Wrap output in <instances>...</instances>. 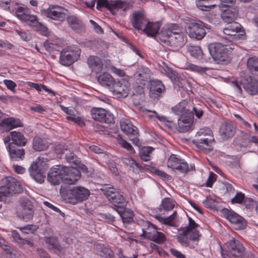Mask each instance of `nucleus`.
Returning a JSON list of instances; mask_svg holds the SVG:
<instances>
[{"label": "nucleus", "mask_w": 258, "mask_h": 258, "mask_svg": "<svg viewBox=\"0 0 258 258\" xmlns=\"http://www.w3.org/2000/svg\"><path fill=\"white\" fill-rule=\"evenodd\" d=\"M38 227L36 225H27L25 226L19 228L20 230L26 234H31L34 233L38 229Z\"/></svg>", "instance_id": "13d9d810"}, {"label": "nucleus", "mask_w": 258, "mask_h": 258, "mask_svg": "<svg viewBox=\"0 0 258 258\" xmlns=\"http://www.w3.org/2000/svg\"><path fill=\"white\" fill-rule=\"evenodd\" d=\"M117 141L118 144L124 149H126L128 151H129L131 153H133L135 152V150L132 147V146L127 142L126 141L123 140L120 136V135L117 136Z\"/></svg>", "instance_id": "6e6d98bb"}, {"label": "nucleus", "mask_w": 258, "mask_h": 258, "mask_svg": "<svg viewBox=\"0 0 258 258\" xmlns=\"http://www.w3.org/2000/svg\"><path fill=\"white\" fill-rule=\"evenodd\" d=\"M69 198L74 199L76 202L87 200L90 195L89 190L83 186L73 187L69 191Z\"/></svg>", "instance_id": "dca6fc26"}, {"label": "nucleus", "mask_w": 258, "mask_h": 258, "mask_svg": "<svg viewBox=\"0 0 258 258\" xmlns=\"http://www.w3.org/2000/svg\"><path fill=\"white\" fill-rule=\"evenodd\" d=\"M61 173L62 182L67 184H75L81 176L79 170L72 166L61 165Z\"/></svg>", "instance_id": "0eeeda50"}, {"label": "nucleus", "mask_w": 258, "mask_h": 258, "mask_svg": "<svg viewBox=\"0 0 258 258\" xmlns=\"http://www.w3.org/2000/svg\"><path fill=\"white\" fill-rule=\"evenodd\" d=\"M213 136L212 131L208 127L203 128L199 130L197 133L196 138Z\"/></svg>", "instance_id": "4d7b16f0"}, {"label": "nucleus", "mask_w": 258, "mask_h": 258, "mask_svg": "<svg viewBox=\"0 0 258 258\" xmlns=\"http://www.w3.org/2000/svg\"><path fill=\"white\" fill-rule=\"evenodd\" d=\"M116 212L120 215L124 224H130L132 222L134 213L132 210L122 206L117 209Z\"/></svg>", "instance_id": "7c9ffc66"}, {"label": "nucleus", "mask_w": 258, "mask_h": 258, "mask_svg": "<svg viewBox=\"0 0 258 258\" xmlns=\"http://www.w3.org/2000/svg\"><path fill=\"white\" fill-rule=\"evenodd\" d=\"M15 32L17 35L20 36L23 40L27 41L29 40V36L22 29H15Z\"/></svg>", "instance_id": "e2e57ef3"}, {"label": "nucleus", "mask_w": 258, "mask_h": 258, "mask_svg": "<svg viewBox=\"0 0 258 258\" xmlns=\"http://www.w3.org/2000/svg\"><path fill=\"white\" fill-rule=\"evenodd\" d=\"M140 224L142 230L141 236L149 240L157 231V228L148 221H143Z\"/></svg>", "instance_id": "393cba45"}, {"label": "nucleus", "mask_w": 258, "mask_h": 258, "mask_svg": "<svg viewBox=\"0 0 258 258\" xmlns=\"http://www.w3.org/2000/svg\"><path fill=\"white\" fill-rule=\"evenodd\" d=\"M166 239V236L164 234L157 230L149 240L158 244H161L164 243Z\"/></svg>", "instance_id": "09e8293b"}, {"label": "nucleus", "mask_w": 258, "mask_h": 258, "mask_svg": "<svg viewBox=\"0 0 258 258\" xmlns=\"http://www.w3.org/2000/svg\"><path fill=\"white\" fill-rule=\"evenodd\" d=\"M191 55L197 58H201L203 57V52L200 46H192L189 50Z\"/></svg>", "instance_id": "bf43d9fd"}, {"label": "nucleus", "mask_w": 258, "mask_h": 258, "mask_svg": "<svg viewBox=\"0 0 258 258\" xmlns=\"http://www.w3.org/2000/svg\"><path fill=\"white\" fill-rule=\"evenodd\" d=\"M80 53L78 47H67L60 53V62L63 66H69L78 59Z\"/></svg>", "instance_id": "6e6552de"}, {"label": "nucleus", "mask_w": 258, "mask_h": 258, "mask_svg": "<svg viewBox=\"0 0 258 258\" xmlns=\"http://www.w3.org/2000/svg\"><path fill=\"white\" fill-rule=\"evenodd\" d=\"M222 214L233 224L235 229H243L245 228V221L242 217L234 212L225 208L222 210Z\"/></svg>", "instance_id": "9b49d317"}, {"label": "nucleus", "mask_w": 258, "mask_h": 258, "mask_svg": "<svg viewBox=\"0 0 258 258\" xmlns=\"http://www.w3.org/2000/svg\"><path fill=\"white\" fill-rule=\"evenodd\" d=\"M167 165L168 168L176 170L177 171L182 173H186L195 168L194 165H190L189 166L187 163L184 160L175 154H172L168 158Z\"/></svg>", "instance_id": "423d86ee"}, {"label": "nucleus", "mask_w": 258, "mask_h": 258, "mask_svg": "<svg viewBox=\"0 0 258 258\" xmlns=\"http://www.w3.org/2000/svg\"><path fill=\"white\" fill-rule=\"evenodd\" d=\"M235 126L230 123L222 124L219 128V133L222 139L226 140L232 138L235 133Z\"/></svg>", "instance_id": "c85d7f7f"}, {"label": "nucleus", "mask_w": 258, "mask_h": 258, "mask_svg": "<svg viewBox=\"0 0 258 258\" xmlns=\"http://www.w3.org/2000/svg\"><path fill=\"white\" fill-rule=\"evenodd\" d=\"M2 123L10 129L22 126V123L20 119L12 117L3 119Z\"/></svg>", "instance_id": "37998d69"}, {"label": "nucleus", "mask_w": 258, "mask_h": 258, "mask_svg": "<svg viewBox=\"0 0 258 258\" xmlns=\"http://www.w3.org/2000/svg\"><path fill=\"white\" fill-rule=\"evenodd\" d=\"M21 147L16 146L14 144H9L7 146V149L11 159L18 160L24 157L25 151Z\"/></svg>", "instance_id": "a878e982"}, {"label": "nucleus", "mask_w": 258, "mask_h": 258, "mask_svg": "<svg viewBox=\"0 0 258 258\" xmlns=\"http://www.w3.org/2000/svg\"><path fill=\"white\" fill-rule=\"evenodd\" d=\"M130 7V3L125 1L117 0L109 2L108 0H97L96 9L98 10L102 11L103 8H106L113 15H115L118 10L125 11L129 9Z\"/></svg>", "instance_id": "7ed1b4c3"}, {"label": "nucleus", "mask_w": 258, "mask_h": 258, "mask_svg": "<svg viewBox=\"0 0 258 258\" xmlns=\"http://www.w3.org/2000/svg\"><path fill=\"white\" fill-rule=\"evenodd\" d=\"M114 79L109 73H103L97 76L98 83L103 86L107 87L109 89L113 85Z\"/></svg>", "instance_id": "f704fd0d"}, {"label": "nucleus", "mask_w": 258, "mask_h": 258, "mask_svg": "<svg viewBox=\"0 0 258 258\" xmlns=\"http://www.w3.org/2000/svg\"><path fill=\"white\" fill-rule=\"evenodd\" d=\"M67 21L69 26L75 32L81 33L85 32V24L77 17L74 15L70 16L67 18Z\"/></svg>", "instance_id": "5701e85b"}, {"label": "nucleus", "mask_w": 258, "mask_h": 258, "mask_svg": "<svg viewBox=\"0 0 258 258\" xmlns=\"http://www.w3.org/2000/svg\"><path fill=\"white\" fill-rule=\"evenodd\" d=\"M164 91L165 87L160 81L153 80L150 82V91L151 93L159 95Z\"/></svg>", "instance_id": "4c0bfd02"}, {"label": "nucleus", "mask_w": 258, "mask_h": 258, "mask_svg": "<svg viewBox=\"0 0 258 258\" xmlns=\"http://www.w3.org/2000/svg\"><path fill=\"white\" fill-rule=\"evenodd\" d=\"M169 43L171 45H174L177 47H180L184 44L183 34L181 33L175 35H172L170 37Z\"/></svg>", "instance_id": "49530a36"}, {"label": "nucleus", "mask_w": 258, "mask_h": 258, "mask_svg": "<svg viewBox=\"0 0 258 258\" xmlns=\"http://www.w3.org/2000/svg\"><path fill=\"white\" fill-rule=\"evenodd\" d=\"M216 174L213 172H211L206 182V186L207 187H212L213 183L216 180Z\"/></svg>", "instance_id": "774afa93"}, {"label": "nucleus", "mask_w": 258, "mask_h": 258, "mask_svg": "<svg viewBox=\"0 0 258 258\" xmlns=\"http://www.w3.org/2000/svg\"><path fill=\"white\" fill-rule=\"evenodd\" d=\"M244 199V195L241 192H237L235 196L231 200L232 203L241 204Z\"/></svg>", "instance_id": "69168bd1"}, {"label": "nucleus", "mask_w": 258, "mask_h": 258, "mask_svg": "<svg viewBox=\"0 0 258 258\" xmlns=\"http://www.w3.org/2000/svg\"><path fill=\"white\" fill-rule=\"evenodd\" d=\"M154 148L151 147H144L140 152V156L142 161H148L151 159L150 154Z\"/></svg>", "instance_id": "a18cd8bd"}, {"label": "nucleus", "mask_w": 258, "mask_h": 258, "mask_svg": "<svg viewBox=\"0 0 258 258\" xmlns=\"http://www.w3.org/2000/svg\"><path fill=\"white\" fill-rule=\"evenodd\" d=\"M148 22L147 19L142 13L137 12L134 13L132 24L135 29L143 31V29L146 27Z\"/></svg>", "instance_id": "b1692460"}, {"label": "nucleus", "mask_w": 258, "mask_h": 258, "mask_svg": "<svg viewBox=\"0 0 258 258\" xmlns=\"http://www.w3.org/2000/svg\"><path fill=\"white\" fill-rule=\"evenodd\" d=\"M246 92L250 95H255L258 94V81L251 76H245L240 80Z\"/></svg>", "instance_id": "2eb2a0df"}, {"label": "nucleus", "mask_w": 258, "mask_h": 258, "mask_svg": "<svg viewBox=\"0 0 258 258\" xmlns=\"http://www.w3.org/2000/svg\"><path fill=\"white\" fill-rule=\"evenodd\" d=\"M209 51L215 61L218 63L228 61V50L226 46L220 43H212L208 45Z\"/></svg>", "instance_id": "39448f33"}, {"label": "nucleus", "mask_w": 258, "mask_h": 258, "mask_svg": "<svg viewBox=\"0 0 258 258\" xmlns=\"http://www.w3.org/2000/svg\"><path fill=\"white\" fill-rule=\"evenodd\" d=\"M92 118L96 121L102 123H109L111 122L110 116L107 114V111L102 108L94 107L91 110Z\"/></svg>", "instance_id": "6ab92c4d"}, {"label": "nucleus", "mask_w": 258, "mask_h": 258, "mask_svg": "<svg viewBox=\"0 0 258 258\" xmlns=\"http://www.w3.org/2000/svg\"><path fill=\"white\" fill-rule=\"evenodd\" d=\"M138 80L140 81L141 85H145L150 78V70L147 68L141 67L138 70Z\"/></svg>", "instance_id": "79ce46f5"}, {"label": "nucleus", "mask_w": 258, "mask_h": 258, "mask_svg": "<svg viewBox=\"0 0 258 258\" xmlns=\"http://www.w3.org/2000/svg\"><path fill=\"white\" fill-rule=\"evenodd\" d=\"M30 176L37 182L42 183L44 181V177L36 162H33L29 168Z\"/></svg>", "instance_id": "c756f323"}, {"label": "nucleus", "mask_w": 258, "mask_h": 258, "mask_svg": "<svg viewBox=\"0 0 258 258\" xmlns=\"http://www.w3.org/2000/svg\"><path fill=\"white\" fill-rule=\"evenodd\" d=\"M229 254L221 252L223 258H243L245 248L242 243L238 239L232 238L226 244Z\"/></svg>", "instance_id": "20e7f679"}, {"label": "nucleus", "mask_w": 258, "mask_h": 258, "mask_svg": "<svg viewBox=\"0 0 258 258\" xmlns=\"http://www.w3.org/2000/svg\"><path fill=\"white\" fill-rule=\"evenodd\" d=\"M205 28H209L202 22H193L189 24L186 32L190 38L200 40L206 35Z\"/></svg>", "instance_id": "1a4fd4ad"}, {"label": "nucleus", "mask_w": 258, "mask_h": 258, "mask_svg": "<svg viewBox=\"0 0 258 258\" xmlns=\"http://www.w3.org/2000/svg\"><path fill=\"white\" fill-rule=\"evenodd\" d=\"M241 145L245 147H250L251 146V136L244 132L241 133Z\"/></svg>", "instance_id": "864d4df0"}, {"label": "nucleus", "mask_w": 258, "mask_h": 258, "mask_svg": "<svg viewBox=\"0 0 258 258\" xmlns=\"http://www.w3.org/2000/svg\"><path fill=\"white\" fill-rule=\"evenodd\" d=\"M44 240L48 247L54 250L57 254H60L63 252V247L59 245L57 237L55 236L45 237Z\"/></svg>", "instance_id": "2f4dec72"}, {"label": "nucleus", "mask_w": 258, "mask_h": 258, "mask_svg": "<svg viewBox=\"0 0 258 258\" xmlns=\"http://www.w3.org/2000/svg\"><path fill=\"white\" fill-rule=\"evenodd\" d=\"M209 0H196V6L200 10L207 11V9L213 8L214 5H208Z\"/></svg>", "instance_id": "052dcab7"}, {"label": "nucleus", "mask_w": 258, "mask_h": 258, "mask_svg": "<svg viewBox=\"0 0 258 258\" xmlns=\"http://www.w3.org/2000/svg\"><path fill=\"white\" fill-rule=\"evenodd\" d=\"M175 202L170 198H165L162 201L160 206V210L163 209L165 211L171 210L174 207Z\"/></svg>", "instance_id": "de8ad7c7"}, {"label": "nucleus", "mask_w": 258, "mask_h": 258, "mask_svg": "<svg viewBox=\"0 0 258 258\" xmlns=\"http://www.w3.org/2000/svg\"><path fill=\"white\" fill-rule=\"evenodd\" d=\"M160 25L159 23H153L148 22L146 27L143 29V32L150 37H154L158 33Z\"/></svg>", "instance_id": "c9c22d12"}, {"label": "nucleus", "mask_w": 258, "mask_h": 258, "mask_svg": "<svg viewBox=\"0 0 258 258\" xmlns=\"http://www.w3.org/2000/svg\"><path fill=\"white\" fill-rule=\"evenodd\" d=\"M110 201L114 205L113 209L116 211L119 207L122 206L125 207L127 203L126 198L119 192H117L112 197H111Z\"/></svg>", "instance_id": "72a5a7b5"}, {"label": "nucleus", "mask_w": 258, "mask_h": 258, "mask_svg": "<svg viewBox=\"0 0 258 258\" xmlns=\"http://www.w3.org/2000/svg\"><path fill=\"white\" fill-rule=\"evenodd\" d=\"M12 142L9 144H14L17 146H24L26 145L27 140L24 135L20 132L16 131L11 132Z\"/></svg>", "instance_id": "e433bc0d"}, {"label": "nucleus", "mask_w": 258, "mask_h": 258, "mask_svg": "<svg viewBox=\"0 0 258 258\" xmlns=\"http://www.w3.org/2000/svg\"><path fill=\"white\" fill-rule=\"evenodd\" d=\"M176 214V212L174 211L172 215L167 217L165 218L159 215H156L155 218L162 224L167 225L171 227H176V224L174 221V219Z\"/></svg>", "instance_id": "58836bf2"}, {"label": "nucleus", "mask_w": 258, "mask_h": 258, "mask_svg": "<svg viewBox=\"0 0 258 258\" xmlns=\"http://www.w3.org/2000/svg\"><path fill=\"white\" fill-rule=\"evenodd\" d=\"M61 165H56L51 168L47 175L48 181L53 185L58 184L62 182L61 175Z\"/></svg>", "instance_id": "4be33fe9"}, {"label": "nucleus", "mask_w": 258, "mask_h": 258, "mask_svg": "<svg viewBox=\"0 0 258 258\" xmlns=\"http://www.w3.org/2000/svg\"><path fill=\"white\" fill-rule=\"evenodd\" d=\"M15 16L22 22H27L29 25L36 16L30 14V9L24 5H18L15 7Z\"/></svg>", "instance_id": "f3484780"}, {"label": "nucleus", "mask_w": 258, "mask_h": 258, "mask_svg": "<svg viewBox=\"0 0 258 258\" xmlns=\"http://www.w3.org/2000/svg\"><path fill=\"white\" fill-rule=\"evenodd\" d=\"M34 214V206L29 200H24L21 202V208L17 211L18 216L25 221L32 219Z\"/></svg>", "instance_id": "f8f14e48"}, {"label": "nucleus", "mask_w": 258, "mask_h": 258, "mask_svg": "<svg viewBox=\"0 0 258 258\" xmlns=\"http://www.w3.org/2000/svg\"><path fill=\"white\" fill-rule=\"evenodd\" d=\"M183 68L186 70H190L199 73H205L208 70L207 68L202 67L192 63L186 64L185 66Z\"/></svg>", "instance_id": "603ef678"}, {"label": "nucleus", "mask_w": 258, "mask_h": 258, "mask_svg": "<svg viewBox=\"0 0 258 258\" xmlns=\"http://www.w3.org/2000/svg\"><path fill=\"white\" fill-rule=\"evenodd\" d=\"M213 136L196 138L192 141L194 145L199 149L210 151L212 150V145L214 142Z\"/></svg>", "instance_id": "412c9836"}, {"label": "nucleus", "mask_w": 258, "mask_h": 258, "mask_svg": "<svg viewBox=\"0 0 258 258\" xmlns=\"http://www.w3.org/2000/svg\"><path fill=\"white\" fill-rule=\"evenodd\" d=\"M188 220L187 226L178 229L179 233L177 235V239L182 246L194 249L198 245L201 236L200 226L191 217L188 216Z\"/></svg>", "instance_id": "f257e3e1"}, {"label": "nucleus", "mask_w": 258, "mask_h": 258, "mask_svg": "<svg viewBox=\"0 0 258 258\" xmlns=\"http://www.w3.org/2000/svg\"><path fill=\"white\" fill-rule=\"evenodd\" d=\"M22 191L21 184L16 178L12 176L6 177L3 179L0 187V198L11 197Z\"/></svg>", "instance_id": "f03ea898"}, {"label": "nucleus", "mask_w": 258, "mask_h": 258, "mask_svg": "<svg viewBox=\"0 0 258 258\" xmlns=\"http://www.w3.org/2000/svg\"><path fill=\"white\" fill-rule=\"evenodd\" d=\"M101 190L109 201L111 199V197L117 193L116 189L110 185L103 186Z\"/></svg>", "instance_id": "3c124183"}, {"label": "nucleus", "mask_w": 258, "mask_h": 258, "mask_svg": "<svg viewBox=\"0 0 258 258\" xmlns=\"http://www.w3.org/2000/svg\"><path fill=\"white\" fill-rule=\"evenodd\" d=\"M223 33L227 36L226 39H229L230 41L236 40L239 35H242L243 31L240 24L237 22L228 23L223 30Z\"/></svg>", "instance_id": "4468645a"}, {"label": "nucleus", "mask_w": 258, "mask_h": 258, "mask_svg": "<svg viewBox=\"0 0 258 258\" xmlns=\"http://www.w3.org/2000/svg\"><path fill=\"white\" fill-rule=\"evenodd\" d=\"M158 36L162 41L169 43L170 37L172 35L169 30V25L162 29L161 31L158 34Z\"/></svg>", "instance_id": "c03bdc74"}, {"label": "nucleus", "mask_w": 258, "mask_h": 258, "mask_svg": "<svg viewBox=\"0 0 258 258\" xmlns=\"http://www.w3.org/2000/svg\"><path fill=\"white\" fill-rule=\"evenodd\" d=\"M87 63L93 72L96 73L102 70L103 63L100 58L96 56H90L87 60Z\"/></svg>", "instance_id": "473e14b6"}, {"label": "nucleus", "mask_w": 258, "mask_h": 258, "mask_svg": "<svg viewBox=\"0 0 258 258\" xmlns=\"http://www.w3.org/2000/svg\"><path fill=\"white\" fill-rule=\"evenodd\" d=\"M66 118L68 120H71L81 126H83L85 125V123L83 120L80 117L76 116L75 114L72 116H67Z\"/></svg>", "instance_id": "0e129e2a"}, {"label": "nucleus", "mask_w": 258, "mask_h": 258, "mask_svg": "<svg viewBox=\"0 0 258 258\" xmlns=\"http://www.w3.org/2000/svg\"><path fill=\"white\" fill-rule=\"evenodd\" d=\"M194 114L188 113L187 115L180 117L178 120V130L179 132L184 133L189 131L194 122Z\"/></svg>", "instance_id": "aec40b11"}, {"label": "nucleus", "mask_w": 258, "mask_h": 258, "mask_svg": "<svg viewBox=\"0 0 258 258\" xmlns=\"http://www.w3.org/2000/svg\"><path fill=\"white\" fill-rule=\"evenodd\" d=\"M190 102L186 100H183L178 104L172 108V111L180 117L187 115L188 113H192L190 111Z\"/></svg>", "instance_id": "bb28decb"}, {"label": "nucleus", "mask_w": 258, "mask_h": 258, "mask_svg": "<svg viewBox=\"0 0 258 258\" xmlns=\"http://www.w3.org/2000/svg\"><path fill=\"white\" fill-rule=\"evenodd\" d=\"M247 68L253 75L258 77V58L250 57L247 60Z\"/></svg>", "instance_id": "ea45409f"}, {"label": "nucleus", "mask_w": 258, "mask_h": 258, "mask_svg": "<svg viewBox=\"0 0 258 258\" xmlns=\"http://www.w3.org/2000/svg\"><path fill=\"white\" fill-rule=\"evenodd\" d=\"M33 148L36 151H41L47 148V145L41 138L35 137L33 140Z\"/></svg>", "instance_id": "8fccbe9b"}, {"label": "nucleus", "mask_w": 258, "mask_h": 258, "mask_svg": "<svg viewBox=\"0 0 258 258\" xmlns=\"http://www.w3.org/2000/svg\"><path fill=\"white\" fill-rule=\"evenodd\" d=\"M66 10L58 5H50L47 9L41 11L42 14L51 19L61 21L66 17Z\"/></svg>", "instance_id": "9d476101"}, {"label": "nucleus", "mask_w": 258, "mask_h": 258, "mask_svg": "<svg viewBox=\"0 0 258 258\" xmlns=\"http://www.w3.org/2000/svg\"><path fill=\"white\" fill-rule=\"evenodd\" d=\"M128 82L123 79L116 81L114 80L113 85L109 89L114 95L118 97H126L128 94Z\"/></svg>", "instance_id": "a211bd4d"}, {"label": "nucleus", "mask_w": 258, "mask_h": 258, "mask_svg": "<svg viewBox=\"0 0 258 258\" xmlns=\"http://www.w3.org/2000/svg\"><path fill=\"white\" fill-rule=\"evenodd\" d=\"M169 27L171 35H175L182 33L181 29L176 24H170L169 25Z\"/></svg>", "instance_id": "338daca9"}, {"label": "nucleus", "mask_w": 258, "mask_h": 258, "mask_svg": "<svg viewBox=\"0 0 258 258\" xmlns=\"http://www.w3.org/2000/svg\"><path fill=\"white\" fill-rule=\"evenodd\" d=\"M221 18L223 21L230 23L235 20L238 16V10L236 7H229L227 9H223Z\"/></svg>", "instance_id": "cd10ccee"}, {"label": "nucleus", "mask_w": 258, "mask_h": 258, "mask_svg": "<svg viewBox=\"0 0 258 258\" xmlns=\"http://www.w3.org/2000/svg\"><path fill=\"white\" fill-rule=\"evenodd\" d=\"M148 111L152 113L151 114L149 115V117L152 119H155L156 118L160 121L164 122L166 121V118L164 116L158 114L155 111Z\"/></svg>", "instance_id": "680f3d73"}, {"label": "nucleus", "mask_w": 258, "mask_h": 258, "mask_svg": "<svg viewBox=\"0 0 258 258\" xmlns=\"http://www.w3.org/2000/svg\"><path fill=\"white\" fill-rule=\"evenodd\" d=\"M29 25L35 31L39 32L43 35H46L48 33L47 28L38 21L36 16L34 18V20H33Z\"/></svg>", "instance_id": "a19ab883"}, {"label": "nucleus", "mask_w": 258, "mask_h": 258, "mask_svg": "<svg viewBox=\"0 0 258 258\" xmlns=\"http://www.w3.org/2000/svg\"><path fill=\"white\" fill-rule=\"evenodd\" d=\"M120 128L122 131L128 137L130 140L132 141L134 143L138 142V130L130 120H121Z\"/></svg>", "instance_id": "ddd939ff"}, {"label": "nucleus", "mask_w": 258, "mask_h": 258, "mask_svg": "<svg viewBox=\"0 0 258 258\" xmlns=\"http://www.w3.org/2000/svg\"><path fill=\"white\" fill-rule=\"evenodd\" d=\"M122 161L124 165L132 168L133 171L138 170L139 168L138 164L133 158L130 157L123 158Z\"/></svg>", "instance_id": "5fc2aeb1"}]
</instances>
